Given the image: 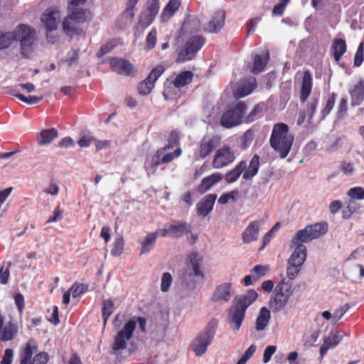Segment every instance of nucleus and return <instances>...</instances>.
<instances>
[{"instance_id":"37998d69","label":"nucleus","mask_w":364,"mask_h":364,"mask_svg":"<svg viewBox=\"0 0 364 364\" xmlns=\"http://www.w3.org/2000/svg\"><path fill=\"white\" fill-rule=\"evenodd\" d=\"M114 309V304L112 300L106 299L102 302V318L104 321V325H105L110 316V315L113 313Z\"/></svg>"},{"instance_id":"20e7f679","label":"nucleus","mask_w":364,"mask_h":364,"mask_svg":"<svg viewBox=\"0 0 364 364\" xmlns=\"http://www.w3.org/2000/svg\"><path fill=\"white\" fill-rule=\"evenodd\" d=\"M259 166V156L255 154L248 165L246 161H240L234 168L228 171L223 178L228 183L236 182L240 176L245 181H251L257 174Z\"/></svg>"},{"instance_id":"7c9ffc66","label":"nucleus","mask_w":364,"mask_h":364,"mask_svg":"<svg viewBox=\"0 0 364 364\" xmlns=\"http://www.w3.org/2000/svg\"><path fill=\"white\" fill-rule=\"evenodd\" d=\"M194 74L192 71L185 70L178 74L173 80L172 84L176 88H182L190 85L193 80Z\"/></svg>"},{"instance_id":"864d4df0","label":"nucleus","mask_w":364,"mask_h":364,"mask_svg":"<svg viewBox=\"0 0 364 364\" xmlns=\"http://www.w3.org/2000/svg\"><path fill=\"white\" fill-rule=\"evenodd\" d=\"M179 144L178 134L176 131H171L168 143L162 148L164 151L173 148L175 146Z\"/></svg>"},{"instance_id":"cd10ccee","label":"nucleus","mask_w":364,"mask_h":364,"mask_svg":"<svg viewBox=\"0 0 364 364\" xmlns=\"http://www.w3.org/2000/svg\"><path fill=\"white\" fill-rule=\"evenodd\" d=\"M59 14L58 11L47 10L41 17V21L48 31H53L57 28L58 18Z\"/></svg>"},{"instance_id":"f704fd0d","label":"nucleus","mask_w":364,"mask_h":364,"mask_svg":"<svg viewBox=\"0 0 364 364\" xmlns=\"http://www.w3.org/2000/svg\"><path fill=\"white\" fill-rule=\"evenodd\" d=\"M181 6L180 0H170L164 8L161 15V21H168Z\"/></svg>"},{"instance_id":"c03bdc74","label":"nucleus","mask_w":364,"mask_h":364,"mask_svg":"<svg viewBox=\"0 0 364 364\" xmlns=\"http://www.w3.org/2000/svg\"><path fill=\"white\" fill-rule=\"evenodd\" d=\"M124 247V240L122 236H119L114 239L113 247L111 250V255L113 257H119L123 253Z\"/></svg>"},{"instance_id":"774afa93","label":"nucleus","mask_w":364,"mask_h":364,"mask_svg":"<svg viewBox=\"0 0 364 364\" xmlns=\"http://www.w3.org/2000/svg\"><path fill=\"white\" fill-rule=\"evenodd\" d=\"M347 109H348V101L346 97H343L339 102V105H338V107L337 109V112H336L337 116L338 117H343L346 114Z\"/></svg>"},{"instance_id":"9b49d317","label":"nucleus","mask_w":364,"mask_h":364,"mask_svg":"<svg viewBox=\"0 0 364 364\" xmlns=\"http://www.w3.org/2000/svg\"><path fill=\"white\" fill-rule=\"evenodd\" d=\"M205 43V38L202 36H191L178 49L176 62L182 63L193 60Z\"/></svg>"},{"instance_id":"de8ad7c7","label":"nucleus","mask_w":364,"mask_h":364,"mask_svg":"<svg viewBox=\"0 0 364 364\" xmlns=\"http://www.w3.org/2000/svg\"><path fill=\"white\" fill-rule=\"evenodd\" d=\"M319 98L318 97H313L311 100L306 105V109L304 110L308 114L309 122L311 123L314 114L316 110V107L318 105Z\"/></svg>"},{"instance_id":"f257e3e1","label":"nucleus","mask_w":364,"mask_h":364,"mask_svg":"<svg viewBox=\"0 0 364 364\" xmlns=\"http://www.w3.org/2000/svg\"><path fill=\"white\" fill-rule=\"evenodd\" d=\"M257 293L250 289L245 294L236 296L228 310L229 323L233 331H238L245 318L247 309L257 299Z\"/></svg>"},{"instance_id":"6e6552de","label":"nucleus","mask_w":364,"mask_h":364,"mask_svg":"<svg viewBox=\"0 0 364 364\" xmlns=\"http://www.w3.org/2000/svg\"><path fill=\"white\" fill-rule=\"evenodd\" d=\"M217 325L216 321H210L192 341L191 348L196 356H202L207 351L208 347L212 343L215 337Z\"/></svg>"},{"instance_id":"052dcab7","label":"nucleus","mask_w":364,"mask_h":364,"mask_svg":"<svg viewBox=\"0 0 364 364\" xmlns=\"http://www.w3.org/2000/svg\"><path fill=\"white\" fill-rule=\"evenodd\" d=\"M87 289V286L85 284H74L70 289L73 297L77 298Z\"/></svg>"},{"instance_id":"13d9d810","label":"nucleus","mask_w":364,"mask_h":364,"mask_svg":"<svg viewBox=\"0 0 364 364\" xmlns=\"http://www.w3.org/2000/svg\"><path fill=\"white\" fill-rule=\"evenodd\" d=\"M289 1L290 0H279V3L276 4L272 9V16H282Z\"/></svg>"},{"instance_id":"f03ea898","label":"nucleus","mask_w":364,"mask_h":364,"mask_svg":"<svg viewBox=\"0 0 364 364\" xmlns=\"http://www.w3.org/2000/svg\"><path fill=\"white\" fill-rule=\"evenodd\" d=\"M294 137L289 133L287 124L279 122L274 125L269 139L272 148L279 154L281 159H284L289 154Z\"/></svg>"},{"instance_id":"69168bd1","label":"nucleus","mask_w":364,"mask_h":364,"mask_svg":"<svg viewBox=\"0 0 364 364\" xmlns=\"http://www.w3.org/2000/svg\"><path fill=\"white\" fill-rule=\"evenodd\" d=\"M182 150L181 148L176 149L173 153H168L161 157V162L168 164L173 160L174 158L181 156Z\"/></svg>"},{"instance_id":"a211bd4d","label":"nucleus","mask_w":364,"mask_h":364,"mask_svg":"<svg viewBox=\"0 0 364 364\" xmlns=\"http://www.w3.org/2000/svg\"><path fill=\"white\" fill-rule=\"evenodd\" d=\"M109 63L112 71L119 75L134 76L137 73L129 60L124 58L113 57L110 58Z\"/></svg>"},{"instance_id":"6e6d98bb","label":"nucleus","mask_w":364,"mask_h":364,"mask_svg":"<svg viewBox=\"0 0 364 364\" xmlns=\"http://www.w3.org/2000/svg\"><path fill=\"white\" fill-rule=\"evenodd\" d=\"M348 196L353 200H363L364 188L360 186L351 188L348 191Z\"/></svg>"},{"instance_id":"5fc2aeb1","label":"nucleus","mask_w":364,"mask_h":364,"mask_svg":"<svg viewBox=\"0 0 364 364\" xmlns=\"http://www.w3.org/2000/svg\"><path fill=\"white\" fill-rule=\"evenodd\" d=\"M73 21L71 18L67 16L63 21V28L64 32L67 35H71L77 33V28H75Z\"/></svg>"},{"instance_id":"c85d7f7f","label":"nucleus","mask_w":364,"mask_h":364,"mask_svg":"<svg viewBox=\"0 0 364 364\" xmlns=\"http://www.w3.org/2000/svg\"><path fill=\"white\" fill-rule=\"evenodd\" d=\"M350 105L353 107L360 105L364 101V82L360 80L350 90Z\"/></svg>"},{"instance_id":"aec40b11","label":"nucleus","mask_w":364,"mask_h":364,"mask_svg":"<svg viewBox=\"0 0 364 364\" xmlns=\"http://www.w3.org/2000/svg\"><path fill=\"white\" fill-rule=\"evenodd\" d=\"M232 294V284L230 282H225L218 285L210 298L213 302H228Z\"/></svg>"},{"instance_id":"6ab92c4d","label":"nucleus","mask_w":364,"mask_h":364,"mask_svg":"<svg viewBox=\"0 0 364 364\" xmlns=\"http://www.w3.org/2000/svg\"><path fill=\"white\" fill-rule=\"evenodd\" d=\"M290 245L291 247H294V250L289 258L288 262L301 267L306 259V246L301 242H294L293 237L291 240Z\"/></svg>"},{"instance_id":"2eb2a0df","label":"nucleus","mask_w":364,"mask_h":364,"mask_svg":"<svg viewBox=\"0 0 364 364\" xmlns=\"http://www.w3.org/2000/svg\"><path fill=\"white\" fill-rule=\"evenodd\" d=\"M221 137L218 135L206 134L198 143L196 155L202 159H205L220 144Z\"/></svg>"},{"instance_id":"680f3d73","label":"nucleus","mask_w":364,"mask_h":364,"mask_svg":"<svg viewBox=\"0 0 364 364\" xmlns=\"http://www.w3.org/2000/svg\"><path fill=\"white\" fill-rule=\"evenodd\" d=\"M172 276L168 272H165L162 275L161 283V289L162 291L166 292L168 290L171 283H172Z\"/></svg>"},{"instance_id":"09e8293b","label":"nucleus","mask_w":364,"mask_h":364,"mask_svg":"<svg viewBox=\"0 0 364 364\" xmlns=\"http://www.w3.org/2000/svg\"><path fill=\"white\" fill-rule=\"evenodd\" d=\"M255 138V132L252 129H247L242 135V149H246L250 146Z\"/></svg>"},{"instance_id":"39448f33","label":"nucleus","mask_w":364,"mask_h":364,"mask_svg":"<svg viewBox=\"0 0 364 364\" xmlns=\"http://www.w3.org/2000/svg\"><path fill=\"white\" fill-rule=\"evenodd\" d=\"M16 41H19L20 53L23 58L30 59L35 51L38 37L36 30L30 26L19 24L16 27Z\"/></svg>"},{"instance_id":"ddd939ff","label":"nucleus","mask_w":364,"mask_h":364,"mask_svg":"<svg viewBox=\"0 0 364 364\" xmlns=\"http://www.w3.org/2000/svg\"><path fill=\"white\" fill-rule=\"evenodd\" d=\"M328 230V225L324 221L308 225L304 228L296 232L293 237V242L295 243L298 242L308 243L313 240L322 237L326 234Z\"/></svg>"},{"instance_id":"bb28decb","label":"nucleus","mask_w":364,"mask_h":364,"mask_svg":"<svg viewBox=\"0 0 364 364\" xmlns=\"http://www.w3.org/2000/svg\"><path fill=\"white\" fill-rule=\"evenodd\" d=\"M257 87L256 79H250L242 81L237 87L234 96L236 99H240L251 94Z\"/></svg>"},{"instance_id":"b1692460","label":"nucleus","mask_w":364,"mask_h":364,"mask_svg":"<svg viewBox=\"0 0 364 364\" xmlns=\"http://www.w3.org/2000/svg\"><path fill=\"white\" fill-rule=\"evenodd\" d=\"M261 222L254 220L249 223L242 233V239L244 243H251L258 239Z\"/></svg>"},{"instance_id":"9d476101","label":"nucleus","mask_w":364,"mask_h":364,"mask_svg":"<svg viewBox=\"0 0 364 364\" xmlns=\"http://www.w3.org/2000/svg\"><path fill=\"white\" fill-rule=\"evenodd\" d=\"M205 43V38L202 36H191L178 49L176 62L182 63L193 60Z\"/></svg>"},{"instance_id":"ea45409f","label":"nucleus","mask_w":364,"mask_h":364,"mask_svg":"<svg viewBox=\"0 0 364 364\" xmlns=\"http://www.w3.org/2000/svg\"><path fill=\"white\" fill-rule=\"evenodd\" d=\"M17 33L16 28L12 32H6L0 35V50L9 48L16 41Z\"/></svg>"},{"instance_id":"4c0bfd02","label":"nucleus","mask_w":364,"mask_h":364,"mask_svg":"<svg viewBox=\"0 0 364 364\" xmlns=\"http://www.w3.org/2000/svg\"><path fill=\"white\" fill-rule=\"evenodd\" d=\"M1 340L2 341H9L12 340L17 333L18 328L16 324L9 322L4 328H1Z\"/></svg>"},{"instance_id":"e2e57ef3","label":"nucleus","mask_w":364,"mask_h":364,"mask_svg":"<svg viewBox=\"0 0 364 364\" xmlns=\"http://www.w3.org/2000/svg\"><path fill=\"white\" fill-rule=\"evenodd\" d=\"M238 194L237 190L232 191L229 193L222 194L219 199L218 203L221 205H225L228 203L230 200H235V196Z\"/></svg>"},{"instance_id":"79ce46f5","label":"nucleus","mask_w":364,"mask_h":364,"mask_svg":"<svg viewBox=\"0 0 364 364\" xmlns=\"http://www.w3.org/2000/svg\"><path fill=\"white\" fill-rule=\"evenodd\" d=\"M155 16L143 11L137 23V29H141L143 31L149 26H150L155 19Z\"/></svg>"},{"instance_id":"e433bc0d","label":"nucleus","mask_w":364,"mask_h":364,"mask_svg":"<svg viewBox=\"0 0 364 364\" xmlns=\"http://www.w3.org/2000/svg\"><path fill=\"white\" fill-rule=\"evenodd\" d=\"M58 131L55 128L42 130L37 137L38 144L39 145L49 144L58 136Z\"/></svg>"},{"instance_id":"4d7b16f0","label":"nucleus","mask_w":364,"mask_h":364,"mask_svg":"<svg viewBox=\"0 0 364 364\" xmlns=\"http://www.w3.org/2000/svg\"><path fill=\"white\" fill-rule=\"evenodd\" d=\"M364 43L361 42L357 49L356 53L354 57V66L359 67L364 60Z\"/></svg>"},{"instance_id":"8fccbe9b","label":"nucleus","mask_w":364,"mask_h":364,"mask_svg":"<svg viewBox=\"0 0 364 364\" xmlns=\"http://www.w3.org/2000/svg\"><path fill=\"white\" fill-rule=\"evenodd\" d=\"M157 31L153 28L147 34L146 38V48L149 50H152L156 43Z\"/></svg>"},{"instance_id":"f3484780","label":"nucleus","mask_w":364,"mask_h":364,"mask_svg":"<svg viewBox=\"0 0 364 364\" xmlns=\"http://www.w3.org/2000/svg\"><path fill=\"white\" fill-rule=\"evenodd\" d=\"M164 72L162 65L154 68L149 75L138 85V92L141 95H149L154 87V83Z\"/></svg>"},{"instance_id":"2f4dec72","label":"nucleus","mask_w":364,"mask_h":364,"mask_svg":"<svg viewBox=\"0 0 364 364\" xmlns=\"http://www.w3.org/2000/svg\"><path fill=\"white\" fill-rule=\"evenodd\" d=\"M346 50L347 46L344 39L335 38L333 41L331 52L332 53L335 61L338 62L343 55L346 52Z\"/></svg>"},{"instance_id":"4468645a","label":"nucleus","mask_w":364,"mask_h":364,"mask_svg":"<svg viewBox=\"0 0 364 364\" xmlns=\"http://www.w3.org/2000/svg\"><path fill=\"white\" fill-rule=\"evenodd\" d=\"M247 107L245 102H239L233 107L228 109L221 116V126L225 128H231L241 124Z\"/></svg>"},{"instance_id":"f8f14e48","label":"nucleus","mask_w":364,"mask_h":364,"mask_svg":"<svg viewBox=\"0 0 364 364\" xmlns=\"http://www.w3.org/2000/svg\"><path fill=\"white\" fill-rule=\"evenodd\" d=\"M205 43V38L202 36H191L178 49L176 62L182 63L193 60Z\"/></svg>"},{"instance_id":"58836bf2","label":"nucleus","mask_w":364,"mask_h":364,"mask_svg":"<svg viewBox=\"0 0 364 364\" xmlns=\"http://www.w3.org/2000/svg\"><path fill=\"white\" fill-rule=\"evenodd\" d=\"M270 319V311L266 308L262 307L256 321V329L262 331L267 326Z\"/></svg>"},{"instance_id":"3c124183","label":"nucleus","mask_w":364,"mask_h":364,"mask_svg":"<svg viewBox=\"0 0 364 364\" xmlns=\"http://www.w3.org/2000/svg\"><path fill=\"white\" fill-rule=\"evenodd\" d=\"M13 95L16 97H17L18 100H20L21 101H22L26 104H28V105L37 104V103L40 102L43 98V96L26 97L25 95H23L22 94H19V93H17V94L13 93Z\"/></svg>"},{"instance_id":"72a5a7b5","label":"nucleus","mask_w":364,"mask_h":364,"mask_svg":"<svg viewBox=\"0 0 364 364\" xmlns=\"http://www.w3.org/2000/svg\"><path fill=\"white\" fill-rule=\"evenodd\" d=\"M269 61V54L267 52L264 55H256L254 58L253 66L251 72L258 74L262 72Z\"/></svg>"},{"instance_id":"7ed1b4c3","label":"nucleus","mask_w":364,"mask_h":364,"mask_svg":"<svg viewBox=\"0 0 364 364\" xmlns=\"http://www.w3.org/2000/svg\"><path fill=\"white\" fill-rule=\"evenodd\" d=\"M136 322L139 323L140 331L142 333H146L147 319L145 317H133L129 319L114 336V342L111 346L112 353L113 355H118L122 350L127 348V341H129L133 336Z\"/></svg>"},{"instance_id":"c9c22d12","label":"nucleus","mask_w":364,"mask_h":364,"mask_svg":"<svg viewBox=\"0 0 364 364\" xmlns=\"http://www.w3.org/2000/svg\"><path fill=\"white\" fill-rule=\"evenodd\" d=\"M266 105L264 102H259L255 105L251 112L245 117V123H251L263 117Z\"/></svg>"},{"instance_id":"393cba45","label":"nucleus","mask_w":364,"mask_h":364,"mask_svg":"<svg viewBox=\"0 0 364 364\" xmlns=\"http://www.w3.org/2000/svg\"><path fill=\"white\" fill-rule=\"evenodd\" d=\"M313 87V78L309 70L304 72L301 87L300 90L299 100L304 103L311 95Z\"/></svg>"},{"instance_id":"a878e982","label":"nucleus","mask_w":364,"mask_h":364,"mask_svg":"<svg viewBox=\"0 0 364 364\" xmlns=\"http://www.w3.org/2000/svg\"><path fill=\"white\" fill-rule=\"evenodd\" d=\"M223 178L221 173L216 172L203 178L197 188L199 193L203 194Z\"/></svg>"},{"instance_id":"5701e85b","label":"nucleus","mask_w":364,"mask_h":364,"mask_svg":"<svg viewBox=\"0 0 364 364\" xmlns=\"http://www.w3.org/2000/svg\"><path fill=\"white\" fill-rule=\"evenodd\" d=\"M343 336L337 330H332L328 336L324 338L323 343L320 347V355L323 357L328 349L336 347L342 340Z\"/></svg>"},{"instance_id":"bf43d9fd","label":"nucleus","mask_w":364,"mask_h":364,"mask_svg":"<svg viewBox=\"0 0 364 364\" xmlns=\"http://www.w3.org/2000/svg\"><path fill=\"white\" fill-rule=\"evenodd\" d=\"M301 267L294 264H289L287 262V274L289 278V282L291 281L298 275L300 272Z\"/></svg>"},{"instance_id":"423d86ee","label":"nucleus","mask_w":364,"mask_h":364,"mask_svg":"<svg viewBox=\"0 0 364 364\" xmlns=\"http://www.w3.org/2000/svg\"><path fill=\"white\" fill-rule=\"evenodd\" d=\"M292 283L282 279L275 287L269 301V307L273 312L283 309L293 294Z\"/></svg>"},{"instance_id":"473e14b6","label":"nucleus","mask_w":364,"mask_h":364,"mask_svg":"<svg viewBox=\"0 0 364 364\" xmlns=\"http://www.w3.org/2000/svg\"><path fill=\"white\" fill-rule=\"evenodd\" d=\"M169 226L171 237L179 238L191 232V225L187 223L174 222Z\"/></svg>"},{"instance_id":"dca6fc26","label":"nucleus","mask_w":364,"mask_h":364,"mask_svg":"<svg viewBox=\"0 0 364 364\" xmlns=\"http://www.w3.org/2000/svg\"><path fill=\"white\" fill-rule=\"evenodd\" d=\"M235 159V151L228 145H224L217 150L212 165L214 168L220 169L229 166Z\"/></svg>"},{"instance_id":"412c9836","label":"nucleus","mask_w":364,"mask_h":364,"mask_svg":"<svg viewBox=\"0 0 364 364\" xmlns=\"http://www.w3.org/2000/svg\"><path fill=\"white\" fill-rule=\"evenodd\" d=\"M217 195L215 193L205 196L196 205V212L198 216L206 217L213 210Z\"/></svg>"},{"instance_id":"338daca9","label":"nucleus","mask_w":364,"mask_h":364,"mask_svg":"<svg viewBox=\"0 0 364 364\" xmlns=\"http://www.w3.org/2000/svg\"><path fill=\"white\" fill-rule=\"evenodd\" d=\"M15 304L19 313H22L25 307V299L23 295L20 293H16L14 296Z\"/></svg>"},{"instance_id":"0eeeda50","label":"nucleus","mask_w":364,"mask_h":364,"mask_svg":"<svg viewBox=\"0 0 364 364\" xmlns=\"http://www.w3.org/2000/svg\"><path fill=\"white\" fill-rule=\"evenodd\" d=\"M38 346L33 339H30L19 351L20 364H47L49 355L46 352L37 353Z\"/></svg>"},{"instance_id":"4be33fe9","label":"nucleus","mask_w":364,"mask_h":364,"mask_svg":"<svg viewBox=\"0 0 364 364\" xmlns=\"http://www.w3.org/2000/svg\"><path fill=\"white\" fill-rule=\"evenodd\" d=\"M225 14L223 11L215 13L210 21L204 26L205 32L213 33H218L223 27L225 23Z\"/></svg>"},{"instance_id":"a19ab883","label":"nucleus","mask_w":364,"mask_h":364,"mask_svg":"<svg viewBox=\"0 0 364 364\" xmlns=\"http://www.w3.org/2000/svg\"><path fill=\"white\" fill-rule=\"evenodd\" d=\"M337 98V94L336 92H331L328 95L323 102V107L321 111V118H325L333 109L336 100Z\"/></svg>"},{"instance_id":"603ef678","label":"nucleus","mask_w":364,"mask_h":364,"mask_svg":"<svg viewBox=\"0 0 364 364\" xmlns=\"http://www.w3.org/2000/svg\"><path fill=\"white\" fill-rule=\"evenodd\" d=\"M159 10V0H147L144 11L156 16Z\"/></svg>"},{"instance_id":"c756f323","label":"nucleus","mask_w":364,"mask_h":364,"mask_svg":"<svg viewBox=\"0 0 364 364\" xmlns=\"http://www.w3.org/2000/svg\"><path fill=\"white\" fill-rule=\"evenodd\" d=\"M188 259L193 272V275L196 277L200 278L202 279H204V273L200 269V266L203 262V257H200L198 252H193L188 255Z\"/></svg>"},{"instance_id":"1a4fd4ad","label":"nucleus","mask_w":364,"mask_h":364,"mask_svg":"<svg viewBox=\"0 0 364 364\" xmlns=\"http://www.w3.org/2000/svg\"><path fill=\"white\" fill-rule=\"evenodd\" d=\"M205 43V38L202 36H191L178 49L176 62L182 63L193 60Z\"/></svg>"},{"instance_id":"0e129e2a","label":"nucleus","mask_w":364,"mask_h":364,"mask_svg":"<svg viewBox=\"0 0 364 364\" xmlns=\"http://www.w3.org/2000/svg\"><path fill=\"white\" fill-rule=\"evenodd\" d=\"M12 265L11 262H8L7 267L4 271H3V267L0 269V283L1 284H8L9 277H10V268Z\"/></svg>"},{"instance_id":"49530a36","label":"nucleus","mask_w":364,"mask_h":364,"mask_svg":"<svg viewBox=\"0 0 364 364\" xmlns=\"http://www.w3.org/2000/svg\"><path fill=\"white\" fill-rule=\"evenodd\" d=\"M158 237V232H154L148 234L142 243L141 253L144 254L149 252V246L154 245L156 240Z\"/></svg>"},{"instance_id":"a18cd8bd","label":"nucleus","mask_w":364,"mask_h":364,"mask_svg":"<svg viewBox=\"0 0 364 364\" xmlns=\"http://www.w3.org/2000/svg\"><path fill=\"white\" fill-rule=\"evenodd\" d=\"M70 10V14L68 16L75 23H83L86 20L85 11L82 9H73L70 6L68 7Z\"/></svg>"}]
</instances>
